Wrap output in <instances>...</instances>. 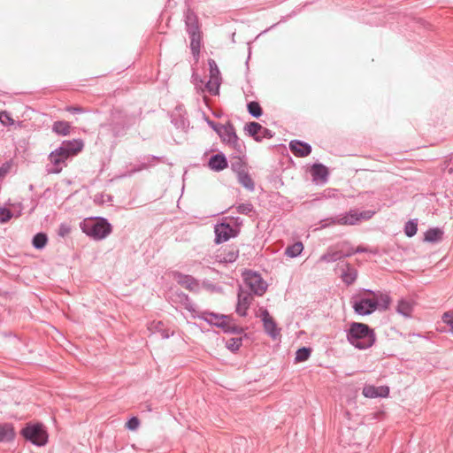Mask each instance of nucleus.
Returning a JSON list of instances; mask_svg holds the SVG:
<instances>
[{
    "instance_id": "f257e3e1",
    "label": "nucleus",
    "mask_w": 453,
    "mask_h": 453,
    "mask_svg": "<svg viewBox=\"0 0 453 453\" xmlns=\"http://www.w3.org/2000/svg\"><path fill=\"white\" fill-rule=\"evenodd\" d=\"M84 143L80 139L62 142L58 149L50 152L49 159L52 166L48 165L47 172L49 173H59L63 167L66 165L67 159L81 152Z\"/></svg>"
},
{
    "instance_id": "f03ea898",
    "label": "nucleus",
    "mask_w": 453,
    "mask_h": 453,
    "mask_svg": "<svg viewBox=\"0 0 453 453\" xmlns=\"http://www.w3.org/2000/svg\"><path fill=\"white\" fill-rule=\"evenodd\" d=\"M347 340L355 348L366 349L375 342V334L366 324L352 322L347 331Z\"/></svg>"
},
{
    "instance_id": "7ed1b4c3",
    "label": "nucleus",
    "mask_w": 453,
    "mask_h": 453,
    "mask_svg": "<svg viewBox=\"0 0 453 453\" xmlns=\"http://www.w3.org/2000/svg\"><path fill=\"white\" fill-rule=\"evenodd\" d=\"M81 231L93 240L105 239L111 232V223L102 217H90L80 223Z\"/></svg>"
},
{
    "instance_id": "20e7f679",
    "label": "nucleus",
    "mask_w": 453,
    "mask_h": 453,
    "mask_svg": "<svg viewBox=\"0 0 453 453\" xmlns=\"http://www.w3.org/2000/svg\"><path fill=\"white\" fill-rule=\"evenodd\" d=\"M186 30L190 37V48L192 53L198 54L201 47V35L196 15L191 10H188L185 13Z\"/></svg>"
},
{
    "instance_id": "39448f33",
    "label": "nucleus",
    "mask_w": 453,
    "mask_h": 453,
    "mask_svg": "<svg viewBox=\"0 0 453 453\" xmlns=\"http://www.w3.org/2000/svg\"><path fill=\"white\" fill-rule=\"evenodd\" d=\"M351 305L357 314L366 316L373 313L379 308V299L369 298L360 294L352 299Z\"/></svg>"
},
{
    "instance_id": "423d86ee",
    "label": "nucleus",
    "mask_w": 453,
    "mask_h": 453,
    "mask_svg": "<svg viewBox=\"0 0 453 453\" xmlns=\"http://www.w3.org/2000/svg\"><path fill=\"white\" fill-rule=\"evenodd\" d=\"M21 434L36 446H43L48 441V434L41 424L27 425L21 430Z\"/></svg>"
},
{
    "instance_id": "0eeeda50",
    "label": "nucleus",
    "mask_w": 453,
    "mask_h": 453,
    "mask_svg": "<svg viewBox=\"0 0 453 453\" xmlns=\"http://www.w3.org/2000/svg\"><path fill=\"white\" fill-rule=\"evenodd\" d=\"M247 290L257 295L263 296L267 289V284L261 275L252 271H246L242 274Z\"/></svg>"
},
{
    "instance_id": "6e6552de",
    "label": "nucleus",
    "mask_w": 453,
    "mask_h": 453,
    "mask_svg": "<svg viewBox=\"0 0 453 453\" xmlns=\"http://www.w3.org/2000/svg\"><path fill=\"white\" fill-rule=\"evenodd\" d=\"M361 218V214L350 211L348 213L338 215L335 217L326 218L320 220V228H326L332 225H355Z\"/></svg>"
},
{
    "instance_id": "1a4fd4ad",
    "label": "nucleus",
    "mask_w": 453,
    "mask_h": 453,
    "mask_svg": "<svg viewBox=\"0 0 453 453\" xmlns=\"http://www.w3.org/2000/svg\"><path fill=\"white\" fill-rule=\"evenodd\" d=\"M215 242L220 244L228 241L231 237H236L239 230L234 228L229 223L222 222L214 227Z\"/></svg>"
},
{
    "instance_id": "9d476101",
    "label": "nucleus",
    "mask_w": 453,
    "mask_h": 453,
    "mask_svg": "<svg viewBox=\"0 0 453 453\" xmlns=\"http://www.w3.org/2000/svg\"><path fill=\"white\" fill-rule=\"evenodd\" d=\"M253 300V296L251 292L247 289H244L242 287H239L238 295H237V304L235 308V311L241 317L247 316V310L249 309L251 302Z\"/></svg>"
},
{
    "instance_id": "9b49d317",
    "label": "nucleus",
    "mask_w": 453,
    "mask_h": 453,
    "mask_svg": "<svg viewBox=\"0 0 453 453\" xmlns=\"http://www.w3.org/2000/svg\"><path fill=\"white\" fill-rule=\"evenodd\" d=\"M216 326L226 334H241L244 332L243 327L237 326L234 319L230 315H227L226 319H222L218 324L216 323Z\"/></svg>"
},
{
    "instance_id": "f8f14e48",
    "label": "nucleus",
    "mask_w": 453,
    "mask_h": 453,
    "mask_svg": "<svg viewBox=\"0 0 453 453\" xmlns=\"http://www.w3.org/2000/svg\"><path fill=\"white\" fill-rule=\"evenodd\" d=\"M289 149L296 157H306L311 152V146L299 140L291 141L289 142Z\"/></svg>"
},
{
    "instance_id": "ddd939ff",
    "label": "nucleus",
    "mask_w": 453,
    "mask_h": 453,
    "mask_svg": "<svg viewBox=\"0 0 453 453\" xmlns=\"http://www.w3.org/2000/svg\"><path fill=\"white\" fill-rule=\"evenodd\" d=\"M208 165L211 170L220 172L226 169L228 164L226 157L223 153H217L210 157Z\"/></svg>"
},
{
    "instance_id": "4468645a",
    "label": "nucleus",
    "mask_w": 453,
    "mask_h": 453,
    "mask_svg": "<svg viewBox=\"0 0 453 453\" xmlns=\"http://www.w3.org/2000/svg\"><path fill=\"white\" fill-rule=\"evenodd\" d=\"M389 389L387 387L365 386L363 388V395L367 398H376L387 396Z\"/></svg>"
},
{
    "instance_id": "2eb2a0df",
    "label": "nucleus",
    "mask_w": 453,
    "mask_h": 453,
    "mask_svg": "<svg viewBox=\"0 0 453 453\" xmlns=\"http://www.w3.org/2000/svg\"><path fill=\"white\" fill-rule=\"evenodd\" d=\"M176 279L180 285L188 289L189 291H197L199 289L198 281L191 275L177 273Z\"/></svg>"
},
{
    "instance_id": "dca6fc26",
    "label": "nucleus",
    "mask_w": 453,
    "mask_h": 453,
    "mask_svg": "<svg viewBox=\"0 0 453 453\" xmlns=\"http://www.w3.org/2000/svg\"><path fill=\"white\" fill-rule=\"evenodd\" d=\"M352 252H344L342 250H328L325 254L320 257V261L326 263H333L341 260L344 257H349Z\"/></svg>"
},
{
    "instance_id": "f3484780",
    "label": "nucleus",
    "mask_w": 453,
    "mask_h": 453,
    "mask_svg": "<svg viewBox=\"0 0 453 453\" xmlns=\"http://www.w3.org/2000/svg\"><path fill=\"white\" fill-rule=\"evenodd\" d=\"M160 160V157H156V156H146L143 157V161L134 166V168H132L127 174H126V176H132L134 173H137V172H140V171H142V170H146L148 169L149 167L155 165L156 161H159Z\"/></svg>"
},
{
    "instance_id": "a211bd4d",
    "label": "nucleus",
    "mask_w": 453,
    "mask_h": 453,
    "mask_svg": "<svg viewBox=\"0 0 453 453\" xmlns=\"http://www.w3.org/2000/svg\"><path fill=\"white\" fill-rule=\"evenodd\" d=\"M239 256V250L236 247H230L222 250L217 257L221 263H233Z\"/></svg>"
},
{
    "instance_id": "6ab92c4d",
    "label": "nucleus",
    "mask_w": 453,
    "mask_h": 453,
    "mask_svg": "<svg viewBox=\"0 0 453 453\" xmlns=\"http://www.w3.org/2000/svg\"><path fill=\"white\" fill-rule=\"evenodd\" d=\"M364 294H369L373 296V299H379V308L380 310L385 311L388 308L390 303V297L386 294H381L380 292H375L371 289H364Z\"/></svg>"
},
{
    "instance_id": "aec40b11",
    "label": "nucleus",
    "mask_w": 453,
    "mask_h": 453,
    "mask_svg": "<svg viewBox=\"0 0 453 453\" xmlns=\"http://www.w3.org/2000/svg\"><path fill=\"white\" fill-rule=\"evenodd\" d=\"M311 175L315 180L326 181L328 176V169L320 163H315L311 166Z\"/></svg>"
},
{
    "instance_id": "412c9836",
    "label": "nucleus",
    "mask_w": 453,
    "mask_h": 453,
    "mask_svg": "<svg viewBox=\"0 0 453 453\" xmlns=\"http://www.w3.org/2000/svg\"><path fill=\"white\" fill-rule=\"evenodd\" d=\"M224 130H220V133L218 134L223 142L228 143L232 139L236 138V132L234 125L231 122H227L223 127Z\"/></svg>"
},
{
    "instance_id": "4be33fe9",
    "label": "nucleus",
    "mask_w": 453,
    "mask_h": 453,
    "mask_svg": "<svg viewBox=\"0 0 453 453\" xmlns=\"http://www.w3.org/2000/svg\"><path fill=\"white\" fill-rule=\"evenodd\" d=\"M15 437V432L12 424H0V441H10Z\"/></svg>"
},
{
    "instance_id": "5701e85b",
    "label": "nucleus",
    "mask_w": 453,
    "mask_h": 453,
    "mask_svg": "<svg viewBox=\"0 0 453 453\" xmlns=\"http://www.w3.org/2000/svg\"><path fill=\"white\" fill-rule=\"evenodd\" d=\"M244 130L250 136L253 137L256 142H262V137L259 135L262 126L259 123L255 121L250 122L245 126Z\"/></svg>"
},
{
    "instance_id": "b1692460",
    "label": "nucleus",
    "mask_w": 453,
    "mask_h": 453,
    "mask_svg": "<svg viewBox=\"0 0 453 453\" xmlns=\"http://www.w3.org/2000/svg\"><path fill=\"white\" fill-rule=\"evenodd\" d=\"M265 333L273 339H277L280 335V329L277 326L273 319H266L263 323Z\"/></svg>"
},
{
    "instance_id": "393cba45",
    "label": "nucleus",
    "mask_w": 453,
    "mask_h": 453,
    "mask_svg": "<svg viewBox=\"0 0 453 453\" xmlns=\"http://www.w3.org/2000/svg\"><path fill=\"white\" fill-rule=\"evenodd\" d=\"M199 318L206 321L208 324L216 326V323L218 324L220 320L226 319L227 315L217 314L210 311H203L199 316Z\"/></svg>"
},
{
    "instance_id": "a878e982",
    "label": "nucleus",
    "mask_w": 453,
    "mask_h": 453,
    "mask_svg": "<svg viewBox=\"0 0 453 453\" xmlns=\"http://www.w3.org/2000/svg\"><path fill=\"white\" fill-rule=\"evenodd\" d=\"M71 125L66 121H55L52 125V131L58 135H68L71 132Z\"/></svg>"
},
{
    "instance_id": "bb28decb",
    "label": "nucleus",
    "mask_w": 453,
    "mask_h": 453,
    "mask_svg": "<svg viewBox=\"0 0 453 453\" xmlns=\"http://www.w3.org/2000/svg\"><path fill=\"white\" fill-rule=\"evenodd\" d=\"M443 231L438 227L429 228L425 233L424 241L427 242H437L442 239Z\"/></svg>"
},
{
    "instance_id": "cd10ccee",
    "label": "nucleus",
    "mask_w": 453,
    "mask_h": 453,
    "mask_svg": "<svg viewBox=\"0 0 453 453\" xmlns=\"http://www.w3.org/2000/svg\"><path fill=\"white\" fill-rule=\"evenodd\" d=\"M237 176L238 181L242 186H243L249 191H254L255 183L250 175L246 171L243 173H239V175Z\"/></svg>"
},
{
    "instance_id": "c85d7f7f",
    "label": "nucleus",
    "mask_w": 453,
    "mask_h": 453,
    "mask_svg": "<svg viewBox=\"0 0 453 453\" xmlns=\"http://www.w3.org/2000/svg\"><path fill=\"white\" fill-rule=\"evenodd\" d=\"M412 309V303L405 299L400 300L396 307L397 312L404 317H411Z\"/></svg>"
},
{
    "instance_id": "c756f323",
    "label": "nucleus",
    "mask_w": 453,
    "mask_h": 453,
    "mask_svg": "<svg viewBox=\"0 0 453 453\" xmlns=\"http://www.w3.org/2000/svg\"><path fill=\"white\" fill-rule=\"evenodd\" d=\"M303 250V245L301 242H295L289 245L285 250V255L288 257H296L301 254Z\"/></svg>"
},
{
    "instance_id": "7c9ffc66",
    "label": "nucleus",
    "mask_w": 453,
    "mask_h": 453,
    "mask_svg": "<svg viewBox=\"0 0 453 453\" xmlns=\"http://www.w3.org/2000/svg\"><path fill=\"white\" fill-rule=\"evenodd\" d=\"M47 242H48L47 234L41 232V233H37L36 234L34 235L33 240H32V244H33L34 248H35L36 250H42L46 246Z\"/></svg>"
},
{
    "instance_id": "2f4dec72",
    "label": "nucleus",
    "mask_w": 453,
    "mask_h": 453,
    "mask_svg": "<svg viewBox=\"0 0 453 453\" xmlns=\"http://www.w3.org/2000/svg\"><path fill=\"white\" fill-rule=\"evenodd\" d=\"M236 152V156H243L245 153V144L236 135L235 139H232L228 143Z\"/></svg>"
},
{
    "instance_id": "473e14b6",
    "label": "nucleus",
    "mask_w": 453,
    "mask_h": 453,
    "mask_svg": "<svg viewBox=\"0 0 453 453\" xmlns=\"http://www.w3.org/2000/svg\"><path fill=\"white\" fill-rule=\"evenodd\" d=\"M347 267L348 271L342 273V279L347 285H351L356 280L357 273L355 269L350 268L349 264L347 265Z\"/></svg>"
},
{
    "instance_id": "72a5a7b5",
    "label": "nucleus",
    "mask_w": 453,
    "mask_h": 453,
    "mask_svg": "<svg viewBox=\"0 0 453 453\" xmlns=\"http://www.w3.org/2000/svg\"><path fill=\"white\" fill-rule=\"evenodd\" d=\"M248 112L254 118L258 119L263 114V110L257 101H251L247 104Z\"/></svg>"
},
{
    "instance_id": "f704fd0d",
    "label": "nucleus",
    "mask_w": 453,
    "mask_h": 453,
    "mask_svg": "<svg viewBox=\"0 0 453 453\" xmlns=\"http://www.w3.org/2000/svg\"><path fill=\"white\" fill-rule=\"evenodd\" d=\"M442 322L444 326L441 330L453 334V312H445L442 316Z\"/></svg>"
},
{
    "instance_id": "c9c22d12",
    "label": "nucleus",
    "mask_w": 453,
    "mask_h": 453,
    "mask_svg": "<svg viewBox=\"0 0 453 453\" xmlns=\"http://www.w3.org/2000/svg\"><path fill=\"white\" fill-rule=\"evenodd\" d=\"M311 353V349L307 347H302L298 349L296 352V362H303L306 361Z\"/></svg>"
},
{
    "instance_id": "e433bc0d",
    "label": "nucleus",
    "mask_w": 453,
    "mask_h": 453,
    "mask_svg": "<svg viewBox=\"0 0 453 453\" xmlns=\"http://www.w3.org/2000/svg\"><path fill=\"white\" fill-rule=\"evenodd\" d=\"M418 231V222L416 219L409 220L404 226V233L408 237H412Z\"/></svg>"
},
{
    "instance_id": "4c0bfd02",
    "label": "nucleus",
    "mask_w": 453,
    "mask_h": 453,
    "mask_svg": "<svg viewBox=\"0 0 453 453\" xmlns=\"http://www.w3.org/2000/svg\"><path fill=\"white\" fill-rule=\"evenodd\" d=\"M219 81L220 80H219V79L210 78V80L205 84L206 89L212 95L218 94L219 89V85H220Z\"/></svg>"
},
{
    "instance_id": "58836bf2",
    "label": "nucleus",
    "mask_w": 453,
    "mask_h": 453,
    "mask_svg": "<svg viewBox=\"0 0 453 453\" xmlns=\"http://www.w3.org/2000/svg\"><path fill=\"white\" fill-rule=\"evenodd\" d=\"M242 338H231L226 342V347L230 351L236 352L237 350H239L240 347L242 346Z\"/></svg>"
},
{
    "instance_id": "ea45409f",
    "label": "nucleus",
    "mask_w": 453,
    "mask_h": 453,
    "mask_svg": "<svg viewBox=\"0 0 453 453\" xmlns=\"http://www.w3.org/2000/svg\"><path fill=\"white\" fill-rule=\"evenodd\" d=\"M208 64L210 67V78L220 80V72L216 62L213 59H209Z\"/></svg>"
},
{
    "instance_id": "a19ab883",
    "label": "nucleus",
    "mask_w": 453,
    "mask_h": 453,
    "mask_svg": "<svg viewBox=\"0 0 453 453\" xmlns=\"http://www.w3.org/2000/svg\"><path fill=\"white\" fill-rule=\"evenodd\" d=\"M241 157L242 156H235L236 159L231 163V168L234 172L237 173V175H239V173L245 172Z\"/></svg>"
},
{
    "instance_id": "79ce46f5",
    "label": "nucleus",
    "mask_w": 453,
    "mask_h": 453,
    "mask_svg": "<svg viewBox=\"0 0 453 453\" xmlns=\"http://www.w3.org/2000/svg\"><path fill=\"white\" fill-rule=\"evenodd\" d=\"M237 212L249 215L254 211V206L250 203H241L236 207Z\"/></svg>"
},
{
    "instance_id": "37998d69",
    "label": "nucleus",
    "mask_w": 453,
    "mask_h": 453,
    "mask_svg": "<svg viewBox=\"0 0 453 453\" xmlns=\"http://www.w3.org/2000/svg\"><path fill=\"white\" fill-rule=\"evenodd\" d=\"M12 217V213L10 210L4 207H0V223H5L9 221Z\"/></svg>"
},
{
    "instance_id": "c03bdc74",
    "label": "nucleus",
    "mask_w": 453,
    "mask_h": 453,
    "mask_svg": "<svg viewBox=\"0 0 453 453\" xmlns=\"http://www.w3.org/2000/svg\"><path fill=\"white\" fill-rule=\"evenodd\" d=\"M71 230L72 228L70 225L66 223H62L58 227V234L61 237H65L71 233Z\"/></svg>"
},
{
    "instance_id": "a18cd8bd",
    "label": "nucleus",
    "mask_w": 453,
    "mask_h": 453,
    "mask_svg": "<svg viewBox=\"0 0 453 453\" xmlns=\"http://www.w3.org/2000/svg\"><path fill=\"white\" fill-rule=\"evenodd\" d=\"M140 421L136 417H132L126 424V426L129 430H135L138 428Z\"/></svg>"
},
{
    "instance_id": "49530a36",
    "label": "nucleus",
    "mask_w": 453,
    "mask_h": 453,
    "mask_svg": "<svg viewBox=\"0 0 453 453\" xmlns=\"http://www.w3.org/2000/svg\"><path fill=\"white\" fill-rule=\"evenodd\" d=\"M207 124L217 133V134H219L220 133V130H224L223 129L224 125L216 123L213 120H211L209 119H207Z\"/></svg>"
},
{
    "instance_id": "de8ad7c7",
    "label": "nucleus",
    "mask_w": 453,
    "mask_h": 453,
    "mask_svg": "<svg viewBox=\"0 0 453 453\" xmlns=\"http://www.w3.org/2000/svg\"><path fill=\"white\" fill-rule=\"evenodd\" d=\"M259 135L262 137V140L264 138L271 139L273 137L274 133L270 129L262 127V130H260Z\"/></svg>"
},
{
    "instance_id": "09e8293b",
    "label": "nucleus",
    "mask_w": 453,
    "mask_h": 453,
    "mask_svg": "<svg viewBox=\"0 0 453 453\" xmlns=\"http://www.w3.org/2000/svg\"><path fill=\"white\" fill-rule=\"evenodd\" d=\"M259 311H260V315H259V316L261 317V319H262L263 323H264V322H265V320H266V319H273V318L270 316V314H269V312H268V311H267L266 309H262V308H261Z\"/></svg>"
},
{
    "instance_id": "8fccbe9b",
    "label": "nucleus",
    "mask_w": 453,
    "mask_h": 453,
    "mask_svg": "<svg viewBox=\"0 0 453 453\" xmlns=\"http://www.w3.org/2000/svg\"><path fill=\"white\" fill-rule=\"evenodd\" d=\"M124 127L123 126H112V132L114 136H119L123 134Z\"/></svg>"
},
{
    "instance_id": "3c124183",
    "label": "nucleus",
    "mask_w": 453,
    "mask_h": 453,
    "mask_svg": "<svg viewBox=\"0 0 453 453\" xmlns=\"http://www.w3.org/2000/svg\"><path fill=\"white\" fill-rule=\"evenodd\" d=\"M66 111L72 113H81L83 111L81 107L69 106L66 108Z\"/></svg>"
},
{
    "instance_id": "603ef678",
    "label": "nucleus",
    "mask_w": 453,
    "mask_h": 453,
    "mask_svg": "<svg viewBox=\"0 0 453 453\" xmlns=\"http://www.w3.org/2000/svg\"><path fill=\"white\" fill-rule=\"evenodd\" d=\"M163 323L161 321L158 322H153L151 324V327L157 330L158 333L163 329Z\"/></svg>"
},
{
    "instance_id": "864d4df0",
    "label": "nucleus",
    "mask_w": 453,
    "mask_h": 453,
    "mask_svg": "<svg viewBox=\"0 0 453 453\" xmlns=\"http://www.w3.org/2000/svg\"><path fill=\"white\" fill-rule=\"evenodd\" d=\"M8 171H9L8 165H4L0 167V180H2L6 175Z\"/></svg>"
},
{
    "instance_id": "5fc2aeb1",
    "label": "nucleus",
    "mask_w": 453,
    "mask_h": 453,
    "mask_svg": "<svg viewBox=\"0 0 453 453\" xmlns=\"http://www.w3.org/2000/svg\"><path fill=\"white\" fill-rule=\"evenodd\" d=\"M159 334L163 339H168L170 337V335L172 334L169 333V330L164 329V328L159 332Z\"/></svg>"
},
{
    "instance_id": "6e6d98bb",
    "label": "nucleus",
    "mask_w": 453,
    "mask_h": 453,
    "mask_svg": "<svg viewBox=\"0 0 453 453\" xmlns=\"http://www.w3.org/2000/svg\"><path fill=\"white\" fill-rule=\"evenodd\" d=\"M365 250H366L365 248L357 247L356 249V250H351L350 252H352V254H354V253H362V252H365Z\"/></svg>"
},
{
    "instance_id": "4d7b16f0",
    "label": "nucleus",
    "mask_w": 453,
    "mask_h": 453,
    "mask_svg": "<svg viewBox=\"0 0 453 453\" xmlns=\"http://www.w3.org/2000/svg\"><path fill=\"white\" fill-rule=\"evenodd\" d=\"M193 78H194V80H195V81H196V84H197V82L203 83V81H202L201 79H199V78L197 77V75L193 74Z\"/></svg>"
},
{
    "instance_id": "13d9d810",
    "label": "nucleus",
    "mask_w": 453,
    "mask_h": 453,
    "mask_svg": "<svg viewBox=\"0 0 453 453\" xmlns=\"http://www.w3.org/2000/svg\"><path fill=\"white\" fill-rule=\"evenodd\" d=\"M4 119H8V120L13 122V120L9 117V115L6 112H4Z\"/></svg>"
},
{
    "instance_id": "bf43d9fd",
    "label": "nucleus",
    "mask_w": 453,
    "mask_h": 453,
    "mask_svg": "<svg viewBox=\"0 0 453 453\" xmlns=\"http://www.w3.org/2000/svg\"><path fill=\"white\" fill-rule=\"evenodd\" d=\"M4 112L1 113V115H0V120H1L2 122H4V120H3V117H4Z\"/></svg>"
},
{
    "instance_id": "052dcab7",
    "label": "nucleus",
    "mask_w": 453,
    "mask_h": 453,
    "mask_svg": "<svg viewBox=\"0 0 453 453\" xmlns=\"http://www.w3.org/2000/svg\"><path fill=\"white\" fill-rule=\"evenodd\" d=\"M183 297L185 298L186 301H188V296L186 295V294H182Z\"/></svg>"
},
{
    "instance_id": "680f3d73",
    "label": "nucleus",
    "mask_w": 453,
    "mask_h": 453,
    "mask_svg": "<svg viewBox=\"0 0 453 453\" xmlns=\"http://www.w3.org/2000/svg\"><path fill=\"white\" fill-rule=\"evenodd\" d=\"M186 309H188V311H192L191 306H190V305H188V304H186Z\"/></svg>"
}]
</instances>
